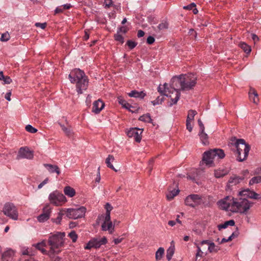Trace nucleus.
I'll return each mask as SVG.
<instances>
[{
	"instance_id": "4c0bfd02",
	"label": "nucleus",
	"mask_w": 261,
	"mask_h": 261,
	"mask_svg": "<svg viewBox=\"0 0 261 261\" xmlns=\"http://www.w3.org/2000/svg\"><path fill=\"white\" fill-rule=\"evenodd\" d=\"M65 211V210H64ZM66 214L64 210L61 211L59 213L56 219H52L51 220L53 222L56 224H60L62 219V216Z\"/></svg>"
},
{
	"instance_id": "4468645a",
	"label": "nucleus",
	"mask_w": 261,
	"mask_h": 261,
	"mask_svg": "<svg viewBox=\"0 0 261 261\" xmlns=\"http://www.w3.org/2000/svg\"><path fill=\"white\" fill-rule=\"evenodd\" d=\"M239 195L241 196H244L246 198H249L254 199H259L261 198V196L254 191H250L249 189L244 190L239 192Z\"/></svg>"
},
{
	"instance_id": "e433bc0d",
	"label": "nucleus",
	"mask_w": 261,
	"mask_h": 261,
	"mask_svg": "<svg viewBox=\"0 0 261 261\" xmlns=\"http://www.w3.org/2000/svg\"><path fill=\"white\" fill-rule=\"evenodd\" d=\"M239 46L245 52L246 54L250 53L251 49L250 46L247 45L245 42H242L239 44Z\"/></svg>"
},
{
	"instance_id": "39448f33",
	"label": "nucleus",
	"mask_w": 261,
	"mask_h": 261,
	"mask_svg": "<svg viewBox=\"0 0 261 261\" xmlns=\"http://www.w3.org/2000/svg\"><path fill=\"white\" fill-rule=\"evenodd\" d=\"M232 200L231 209L230 210L233 212L246 214L253 204L246 198H240L239 199L232 198Z\"/></svg>"
},
{
	"instance_id": "338daca9",
	"label": "nucleus",
	"mask_w": 261,
	"mask_h": 261,
	"mask_svg": "<svg viewBox=\"0 0 261 261\" xmlns=\"http://www.w3.org/2000/svg\"><path fill=\"white\" fill-rule=\"evenodd\" d=\"M203 253L201 251L200 247L199 246H197V252L196 253V257H197L198 256H201Z\"/></svg>"
},
{
	"instance_id": "3c124183",
	"label": "nucleus",
	"mask_w": 261,
	"mask_h": 261,
	"mask_svg": "<svg viewBox=\"0 0 261 261\" xmlns=\"http://www.w3.org/2000/svg\"><path fill=\"white\" fill-rule=\"evenodd\" d=\"M25 129L27 132L31 133H35L37 132V129L33 127L31 125L28 124L25 126Z\"/></svg>"
},
{
	"instance_id": "a18cd8bd",
	"label": "nucleus",
	"mask_w": 261,
	"mask_h": 261,
	"mask_svg": "<svg viewBox=\"0 0 261 261\" xmlns=\"http://www.w3.org/2000/svg\"><path fill=\"white\" fill-rule=\"evenodd\" d=\"M101 218H104L105 220L103 222H105L106 223L111 221L110 213H106L105 216L101 215L100 216L98 217V219H100Z\"/></svg>"
},
{
	"instance_id": "5fc2aeb1",
	"label": "nucleus",
	"mask_w": 261,
	"mask_h": 261,
	"mask_svg": "<svg viewBox=\"0 0 261 261\" xmlns=\"http://www.w3.org/2000/svg\"><path fill=\"white\" fill-rule=\"evenodd\" d=\"M105 208L106 210V213H110L111 211L113 209V207L109 203H107L106 204Z\"/></svg>"
},
{
	"instance_id": "37998d69",
	"label": "nucleus",
	"mask_w": 261,
	"mask_h": 261,
	"mask_svg": "<svg viewBox=\"0 0 261 261\" xmlns=\"http://www.w3.org/2000/svg\"><path fill=\"white\" fill-rule=\"evenodd\" d=\"M259 182H261V176H257L253 177L250 179L249 185H252Z\"/></svg>"
},
{
	"instance_id": "473e14b6",
	"label": "nucleus",
	"mask_w": 261,
	"mask_h": 261,
	"mask_svg": "<svg viewBox=\"0 0 261 261\" xmlns=\"http://www.w3.org/2000/svg\"><path fill=\"white\" fill-rule=\"evenodd\" d=\"M235 222L233 220H230L229 221H225L223 224H219L218 226V228L219 230L221 229H225L228 226H234Z\"/></svg>"
},
{
	"instance_id": "2f4dec72",
	"label": "nucleus",
	"mask_w": 261,
	"mask_h": 261,
	"mask_svg": "<svg viewBox=\"0 0 261 261\" xmlns=\"http://www.w3.org/2000/svg\"><path fill=\"white\" fill-rule=\"evenodd\" d=\"M64 192L66 195L69 197H72L75 194L74 189L69 186H66L64 188Z\"/></svg>"
},
{
	"instance_id": "c03bdc74",
	"label": "nucleus",
	"mask_w": 261,
	"mask_h": 261,
	"mask_svg": "<svg viewBox=\"0 0 261 261\" xmlns=\"http://www.w3.org/2000/svg\"><path fill=\"white\" fill-rule=\"evenodd\" d=\"M10 35L8 32L2 34L0 40L2 42H6L10 39Z\"/></svg>"
},
{
	"instance_id": "8fccbe9b",
	"label": "nucleus",
	"mask_w": 261,
	"mask_h": 261,
	"mask_svg": "<svg viewBox=\"0 0 261 261\" xmlns=\"http://www.w3.org/2000/svg\"><path fill=\"white\" fill-rule=\"evenodd\" d=\"M126 45L130 49L134 48L137 45V43L131 40H128L126 42Z\"/></svg>"
},
{
	"instance_id": "79ce46f5",
	"label": "nucleus",
	"mask_w": 261,
	"mask_h": 261,
	"mask_svg": "<svg viewBox=\"0 0 261 261\" xmlns=\"http://www.w3.org/2000/svg\"><path fill=\"white\" fill-rule=\"evenodd\" d=\"M169 24L167 20H163L158 26V28L159 30H162L164 29H167L168 28Z\"/></svg>"
},
{
	"instance_id": "49530a36",
	"label": "nucleus",
	"mask_w": 261,
	"mask_h": 261,
	"mask_svg": "<svg viewBox=\"0 0 261 261\" xmlns=\"http://www.w3.org/2000/svg\"><path fill=\"white\" fill-rule=\"evenodd\" d=\"M68 237L72 240L73 243L75 242L77 239V234L74 231H71L68 234Z\"/></svg>"
},
{
	"instance_id": "cd10ccee",
	"label": "nucleus",
	"mask_w": 261,
	"mask_h": 261,
	"mask_svg": "<svg viewBox=\"0 0 261 261\" xmlns=\"http://www.w3.org/2000/svg\"><path fill=\"white\" fill-rule=\"evenodd\" d=\"M128 95L130 97L140 98L141 99H143L146 96V93L143 91L139 92L135 90H132L130 92L128 93Z\"/></svg>"
},
{
	"instance_id": "9b49d317",
	"label": "nucleus",
	"mask_w": 261,
	"mask_h": 261,
	"mask_svg": "<svg viewBox=\"0 0 261 261\" xmlns=\"http://www.w3.org/2000/svg\"><path fill=\"white\" fill-rule=\"evenodd\" d=\"M202 202L201 196L198 194H191L188 196L185 199V204L191 207H195Z\"/></svg>"
},
{
	"instance_id": "603ef678",
	"label": "nucleus",
	"mask_w": 261,
	"mask_h": 261,
	"mask_svg": "<svg viewBox=\"0 0 261 261\" xmlns=\"http://www.w3.org/2000/svg\"><path fill=\"white\" fill-rule=\"evenodd\" d=\"M114 38L116 41L120 42L121 44L123 43L124 38L121 35L117 33V34L114 35Z\"/></svg>"
},
{
	"instance_id": "052dcab7",
	"label": "nucleus",
	"mask_w": 261,
	"mask_h": 261,
	"mask_svg": "<svg viewBox=\"0 0 261 261\" xmlns=\"http://www.w3.org/2000/svg\"><path fill=\"white\" fill-rule=\"evenodd\" d=\"M155 41V39L152 36H149L147 39V43L148 44H152L154 43Z\"/></svg>"
},
{
	"instance_id": "9d476101",
	"label": "nucleus",
	"mask_w": 261,
	"mask_h": 261,
	"mask_svg": "<svg viewBox=\"0 0 261 261\" xmlns=\"http://www.w3.org/2000/svg\"><path fill=\"white\" fill-rule=\"evenodd\" d=\"M4 214L9 218L16 220L18 219V214L16 206L12 203H6L3 208Z\"/></svg>"
},
{
	"instance_id": "6e6552de",
	"label": "nucleus",
	"mask_w": 261,
	"mask_h": 261,
	"mask_svg": "<svg viewBox=\"0 0 261 261\" xmlns=\"http://www.w3.org/2000/svg\"><path fill=\"white\" fill-rule=\"evenodd\" d=\"M48 199L50 203L56 206L61 205L67 201L66 197L57 190L49 194Z\"/></svg>"
},
{
	"instance_id": "c85d7f7f",
	"label": "nucleus",
	"mask_w": 261,
	"mask_h": 261,
	"mask_svg": "<svg viewBox=\"0 0 261 261\" xmlns=\"http://www.w3.org/2000/svg\"><path fill=\"white\" fill-rule=\"evenodd\" d=\"M33 246L35 247L37 249L41 251L42 253H46V250L44 249V247L46 246V242L45 240H44L41 242L33 244Z\"/></svg>"
},
{
	"instance_id": "69168bd1",
	"label": "nucleus",
	"mask_w": 261,
	"mask_h": 261,
	"mask_svg": "<svg viewBox=\"0 0 261 261\" xmlns=\"http://www.w3.org/2000/svg\"><path fill=\"white\" fill-rule=\"evenodd\" d=\"M48 178H45L42 182H41L38 186V189H41L45 184L48 182Z\"/></svg>"
},
{
	"instance_id": "de8ad7c7",
	"label": "nucleus",
	"mask_w": 261,
	"mask_h": 261,
	"mask_svg": "<svg viewBox=\"0 0 261 261\" xmlns=\"http://www.w3.org/2000/svg\"><path fill=\"white\" fill-rule=\"evenodd\" d=\"M164 100V97L163 96L160 97L158 96L154 100L151 101L153 105L155 106L156 105L161 104L162 102Z\"/></svg>"
},
{
	"instance_id": "c9c22d12",
	"label": "nucleus",
	"mask_w": 261,
	"mask_h": 261,
	"mask_svg": "<svg viewBox=\"0 0 261 261\" xmlns=\"http://www.w3.org/2000/svg\"><path fill=\"white\" fill-rule=\"evenodd\" d=\"M244 179V177H240L239 176H234L231 177L228 181L229 184L236 185L240 182L241 181Z\"/></svg>"
},
{
	"instance_id": "bb28decb",
	"label": "nucleus",
	"mask_w": 261,
	"mask_h": 261,
	"mask_svg": "<svg viewBox=\"0 0 261 261\" xmlns=\"http://www.w3.org/2000/svg\"><path fill=\"white\" fill-rule=\"evenodd\" d=\"M169 89V87H168V84L167 83H165L163 85H160L158 88V90L162 95H164L169 97V95L167 94V92H168Z\"/></svg>"
},
{
	"instance_id": "7c9ffc66",
	"label": "nucleus",
	"mask_w": 261,
	"mask_h": 261,
	"mask_svg": "<svg viewBox=\"0 0 261 261\" xmlns=\"http://www.w3.org/2000/svg\"><path fill=\"white\" fill-rule=\"evenodd\" d=\"M115 160V158L113 155L109 154L106 160V164L108 167L110 169L113 170L115 172H117V170L114 168L113 165L111 164V162H113Z\"/></svg>"
},
{
	"instance_id": "0e129e2a",
	"label": "nucleus",
	"mask_w": 261,
	"mask_h": 261,
	"mask_svg": "<svg viewBox=\"0 0 261 261\" xmlns=\"http://www.w3.org/2000/svg\"><path fill=\"white\" fill-rule=\"evenodd\" d=\"M105 7L106 8H109L112 5V0H105Z\"/></svg>"
},
{
	"instance_id": "a211bd4d",
	"label": "nucleus",
	"mask_w": 261,
	"mask_h": 261,
	"mask_svg": "<svg viewBox=\"0 0 261 261\" xmlns=\"http://www.w3.org/2000/svg\"><path fill=\"white\" fill-rule=\"evenodd\" d=\"M14 255V251L11 249H9L5 251L2 255V261H10L12 259L13 256Z\"/></svg>"
},
{
	"instance_id": "4d7b16f0",
	"label": "nucleus",
	"mask_w": 261,
	"mask_h": 261,
	"mask_svg": "<svg viewBox=\"0 0 261 261\" xmlns=\"http://www.w3.org/2000/svg\"><path fill=\"white\" fill-rule=\"evenodd\" d=\"M2 81L4 82V84H9L12 82L11 79L8 76H5Z\"/></svg>"
},
{
	"instance_id": "bf43d9fd",
	"label": "nucleus",
	"mask_w": 261,
	"mask_h": 261,
	"mask_svg": "<svg viewBox=\"0 0 261 261\" xmlns=\"http://www.w3.org/2000/svg\"><path fill=\"white\" fill-rule=\"evenodd\" d=\"M198 124L200 128V132H201L202 133L204 131V126L202 122L200 119L198 120Z\"/></svg>"
},
{
	"instance_id": "b1692460",
	"label": "nucleus",
	"mask_w": 261,
	"mask_h": 261,
	"mask_svg": "<svg viewBox=\"0 0 261 261\" xmlns=\"http://www.w3.org/2000/svg\"><path fill=\"white\" fill-rule=\"evenodd\" d=\"M171 187L169 188V192L166 194V197L168 200L170 201L172 200L174 197L176 196L179 192L178 189H176L175 188L171 189Z\"/></svg>"
},
{
	"instance_id": "f257e3e1",
	"label": "nucleus",
	"mask_w": 261,
	"mask_h": 261,
	"mask_svg": "<svg viewBox=\"0 0 261 261\" xmlns=\"http://www.w3.org/2000/svg\"><path fill=\"white\" fill-rule=\"evenodd\" d=\"M71 83H76V90L79 94H82L83 90L87 89L88 79L84 71L79 68L72 70L68 75Z\"/></svg>"
},
{
	"instance_id": "393cba45",
	"label": "nucleus",
	"mask_w": 261,
	"mask_h": 261,
	"mask_svg": "<svg viewBox=\"0 0 261 261\" xmlns=\"http://www.w3.org/2000/svg\"><path fill=\"white\" fill-rule=\"evenodd\" d=\"M118 101L119 104L122 105L123 108H125L126 109L128 110L130 112L133 113L135 112V111L133 110H130V108H134V107L131 106L129 103L127 102L124 99H123L121 97H118Z\"/></svg>"
},
{
	"instance_id": "6e6d98bb",
	"label": "nucleus",
	"mask_w": 261,
	"mask_h": 261,
	"mask_svg": "<svg viewBox=\"0 0 261 261\" xmlns=\"http://www.w3.org/2000/svg\"><path fill=\"white\" fill-rule=\"evenodd\" d=\"M195 7H196V4L192 3L187 6H184L183 8L185 10H192Z\"/></svg>"
},
{
	"instance_id": "f3484780",
	"label": "nucleus",
	"mask_w": 261,
	"mask_h": 261,
	"mask_svg": "<svg viewBox=\"0 0 261 261\" xmlns=\"http://www.w3.org/2000/svg\"><path fill=\"white\" fill-rule=\"evenodd\" d=\"M43 166L47 169L50 173H56L57 175H59L61 173L60 169L57 165L50 164H44Z\"/></svg>"
},
{
	"instance_id": "f8f14e48",
	"label": "nucleus",
	"mask_w": 261,
	"mask_h": 261,
	"mask_svg": "<svg viewBox=\"0 0 261 261\" xmlns=\"http://www.w3.org/2000/svg\"><path fill=\"white\" fill-rule=\"evenodd\" d=\"M142 129H140L137 127L130 128L129 130L126 132V134L129 138L134 137L135 140L137 142H140L142 133Z\"/></svg>"
},
{
	"instance_id": "f704fd0d",
	"label": "nucleus",
	"mask_w": 261,
	"mask_h": 261,
	"mask_svg": "<svg viewBox=\"0 0 261 261\" xmlns=\"http://www.w3.org/2000/svg\"><path fill=\"white\" fill-rule=\"evenodd\" d=\"M139 120L145 122L152 123V120L151 118L150 114L149 113L141 116L139 117Z\"/></svg>"
},
{
	"instance_id": "58836bf2",
	"label": "nucleus",
	"mask_w": 261,
	"mask_h": 261,
	"mask_svg": "<svg viewBox=\"0 0 261 261\" xmlns=\"http://www.w3.org/2000/svg\"><path fill=\"white\" fill-rule=\"evenodd\" d=\"M60 125L61 127H62V129L63 130V131L65 133V134L68 137H71L72 136L73 133H72V130L71 129L70 127H66L63 125H62L61 124H60Z\"/></svg>"
},
{
	"instance_id": "0eeeda50",
	"label": "nucleus",
	"mask_w": 261,
	"mask_h": 261,
	"mask_svg": "<svg viewBox=\"0 0 261 261\" xmlns=\"http://www.w3.org/2000/svg\"><path fill=\"white\" fill-rule=\"evenodd\" d=\"M182 91L190 90L195 86L197 83V76L193 73L181 74Z\"/></svg>"
},
{
	"instance_id": "e2e57ef3",
	"label": "nucleus",
	"mask_w": 261,
	"mask_h": 261,
	"mask_svg": "<svg viewBox=\"0 0 261 261\" xmlns=\"http://www.w3.org/2000/svg\"><path fill=\"white\" fill-rule=\"evenodd\" d=\"M127 31V30L125 27H120L118 28L117 33L119 34L120 32H122L125 34Z\"/></svg>"
},
{
	"instance_id": "09e8293b",
	"label": "nucleus",
	"mask_w": 261,
	"mask_h": 261,
	"mask_svg": "<svg viewBox=\"0 0 261 261\" xmlns=\"http://www.w3.org/2000/svg\"><path fill=\"white\" fill-rule=\"evenodd\" d=\"M94 238H93L88 242V243L84 247V249L86 250H89L91 249L92 248H94Z\"/></svg>"
},
{
	"instance_id": "a878e982",
	"label": "nucleus",
	"mask_w": 261,
	"mask_h": 261,
	"mask_svg": "<svg viewBox=\"0 0 261 261\" xmlns=\"http://www.w3.org/2000/svg\"><path fill=\"white\" fill-rule=\"evenodd\" d=\"M175 251V245L173 241H172L170 243V246L167 250L166 257L168 261L170 260L172 258L173 255L174 254Z\"/></svg>"
},
{
	"instance_id": "680f3d73",
	"label": "nucleus",
	"mask_w": 261,
	"mask_h": 261,
	"mask_svg": "<svg viewBox=\"0 0 261 261\" xmlns=\"http://www.w3.org/2000/svg\"><path fill=\"white\" fill-rule=\"evenodd\" d=\"M186 126H187V129L190 132H191L192 130L193 127H192V124H191V121L186 120Z\"/></svg>"
},
{
	"instance_id": "864d4df0",
	"label": "nucleus",
	"mask_w": 261,
	"mask_h": 261,
	"mask_svg": "<svg viewBox=\"0 0 261 261\" xmlns=\"http://www.w3.org/2000/svg\"><path fill=\"white\" fill-rule=\"evenodd\" d=\"M199 172V171H198L197 170H195V172L196 173V176H195V175H188L187 176V178L189 179L190 180H192V181L197 183L196 180L197 179L198 172Z\"/></svg>"
},
{
	"instance_id": "13d9d810",
	"label": "nucleus",
	"mask_w": 261,
	"mask_h": 261,
	"mask_svg": "<svg viewBox=\"0 0 261 261\" xmlns=\"http://www.w3.org/2000/svg\"><path fill=\"white\" fill-rule=\"evenodd\" d=\"M35 25L36 27H40L42 29H44L46 27L47 23L46 22H44V23L36 22Z\"/></svg>"
},
{
	"instance_id": "dca6fc26",
	"label": "nucleus",
	"mask_w": 261,
	"mask_h": 261,
	"mask_svg": "<svg viewBox=\"0 0 261 261\" xmlns=\"http://www.w3.org/2000/svg\"><path fill=\"white\" fill-rule=\"evenodd\" d=\"M104 107V102L99 99L93 102L92 112L95 114H98Z\"/></svg>"
},
{
	"instance_id": "aec40b11",
	"label": "nucleus",
	"mask_w": 261,
	"mask_h": 261,
	"mask_svg": "<svg viewBox=\"0 0 261 261\" xmlns=\"http://www.w3.org/2000/svg\"><path fill=\"white\" fill-rule=\"evenodd\" d=\"M229 170L226 168H220L214 171V175L216 178H221L226 175Z\"/></svg>"
},
{
	"instance_id": "f03ea898",
	"label": "nucleus",
	"mask_w": 261,
	"mask_h": 261,
	"mask_svg": "<svg viewBox=\"0 0 261 261\" xmlns=\"http://www.w3.org/2000/svg\"><path fill=\"white\" fill-rule=\"evenodd\" d=\"M232 142L228 144L231 150H232L237 157L239 162H243L248 156L250 147L249 144H246L244 139H240L236 140L234 138Z\"/></svg>"
},
{
	"instance_id": "7ed1b4c3",
	"label": "nucleus",
	"mask_w": 261,
	"mask_h": 261,
	"mask_svg": "<svg viewBox=\"0 0 261 261\" xmlns=\"http://www.w3.org/2000/svg\"><path fill=\"white\" fill-rule=\"evenodd\" d=\"M65 232H57L48 237V244L50 246L49 252L51 254H58L60 248L63 246L64 244Z\"/></svg>"
},
{
	"instance_id": "4be33fe9",
	"label": "nucleus",
	"mask_w": 261,
	"mask_h": 261,
	"mask_svg": "<svg viewBox=\"0 0 261 261\" xmlns=\"http://www.w3.org/2000/svg\"><path fill=\"white\" fill-rule=\"evenodd\" d=\"M101 230L102 231H109L110 233H112L114 231V225L112 222H109L106 223L103 222L101 225Z\"/></svg>"
},
{
	"instance_id": "423d86ee",
	"label": "nucleus",
	"mask_w": 261,
	"mask_h": 261,
	"mask_svg": "<svg viewBox=\"0 0 261 261\" xmlns=\"http://www.w3.org/2000/svg\"><path fill=\"white\" fill-rule=\"evenodd\" d=\"M225 156L223 149L220 148H214L205 151L203 154L202 161L210 167L213 166V160L215 158L218 159H222Z\"/></svg>"
},
{
	"instance_id": "1a4fd4ad",
	"label": "nucleus",
	"mask_w": 261,
	"mask_h": 261,
	"mask_svg": "<svg viewBox=\"0 0 261 261\" xmlns=\"http://www.w3.org/2000/svg\"><path fill=\"white\" fill-rule=\"evenodd\" d=\"M69 219H76L84 217L86 208L81 206L78 208H67L64 211Z\"/></svg>"
},
{
	"instance_id": "5701e85b",
	"label": "nucleus",
	"mask_w": 261,
	"mask_h": 261,
	"mask_svg": "<svg viewBox=\"0 0 261 261\" xmlns=\"http://www.w3.org/2000/svg\"><path fill=\"white\" fill-rule=\"evenodd\" d=\"M204 244L208 245V249L210 252H217L220 249L218 247L216 246L214 243L210 242L208 240L202 241L200 245L202 246Z\"/></svg>"
},
{
	"instance_id": "412c9836",
	"label": "nucleus",
	"mask_w": 261,
	"mask_h": 261,
	"mask_svg": "<svg viewBox=\"0 0 261 261\" xmlns=\"http://www.w3.org/2000/svg\"><path fill=\"white\" fill-rule=\"evenodd\" d=\"M44 212L38 216L37 219L40 222H43L47 221L49 218L50 213V210L48 208H45Z\"/></svg>"
},
{
	"instance_id": "a19ab883",
	"label": "nucleus",
	"mask_w": 261,
	"mask_h": 261,
	"mask_svg": "<svg viewBox=\"0 0 261 261\" xmlns=\"http://www.w3.org/2000/svg\"><path fill=\"white\" fill-rule=\"evenodd\" d=\"M197 114V112L195 110H190L188 112V115L187 118V121H191L194 119L195 115Z\"/></svg>"
},
{
	"instance_id": "ddd939ff",
	"label": "nucleus",
	"mask_w": 261,
	"mask_h": 261,
	"mask_svg": "<svg viewBox=\"0 0 261 261\" xmlns=\"http://www.w3.org/2000/svg\"><path fill=\"white\" fill-rule=\"evenodd\" d=\"M33 157V151L30 150L27 147H21L18 151L17 159H27L31 160L32 159Z\"/></svg>"
},
{
	"instance_id": "c756f323",
	"label": "nucleus",
	"mask_w": 261,
	"mask_h": 261,
	"mask_svg": "<svg viewBox=\"0 0 261 261\" xmlns=\"http://www.w3.org/2000/svg\"><path fill=\"white\" fill-rule=\"evenodd\" d=\"M94 248H99L101 245H105L107 243V239L106 237L102 238L101 240H98L96 238H94Z\"/></svg>"
},
{
	"instance_id": "ea45409f",
	"label": "nucleus",
	"mask_w": 261,
	"mask_h": 261,
	"mask_svg": "<svg viewBox=\"0 0 261 261\" xmlns=\"http://www.w3.org/2000/svg\"><path fill=\"white\" fill-rule=\"evenodd\" d=\"M164 253V249L160 247L155 253V258L156 260H160Z\"/></svg>"
},
{
	"instance_id": "6ab92c4d",
	"label": "nucleus",
	"mask_w": 261,
	"mask_h": 261,
	"mask_svg": "<svg viewBox=\"0 0 261 261\" xmlns=\"http://www.w3.org/2000/svg\"><path fill=\"white\" fill-rule=\"evenodd\" d=\"M248 94L250 100L253 103L257 104L259 101V98L256 91L254 88H250Z\"/></svg>"
},
{
	"instance_id": "774afa93",
	"label": "nucleus",
	"mask_w": 261,
	"mask_h": 261,
	"mask_svg": "<svg viewBox=\"0 0 261 261\" xmlns=\"http://www.w3.org/2000/svg\"><path fill=\"white\" fill-rule=\"evenodd\" d=\"M64 11L63 9L62 8V6L57 7L55 11V14L61 13Z\"/></svg>"
},
{
	"instance_id": "20e7f679",
	"label": "nucleus",
	"mask_w": 261,
	"mask_h": 261,
	"mask_svg": "<svg viewBox=\"0 0 261 261\" xmlns=\"http://www.w3.org/2000/svg\"><path fill=\"white\" fill-rule=\"evenodd\" d=\"M169 88L172 89V94H173L174 92L175 95L174 98L172 97L171 95H169V97L172 102H171L169 106L171 107L177 102L180 97V91H182L181 74L178 76H174L172 78Z\"/></svg>"
},
{
	"instance_id": "72a5a7b5",
	"label": "nucleus",
	"mask_w": 261,
	"mask_h": 261,
	"mask_svg": "<svg viewBox=\"0 0 261 261\" xmlns=\"http://www.w3.org/2000/svg\"><path fill=\"white\" fill-rule=\"evenodd\" d=\"M199 136L203 144L204 145L208 144L209 142L208 140V136L206 133H204V131L202 133L201 132H199Z\"/></svg>"
},
{
	"instance_id": "2eb2a0df",
	"label": "nucleus",
	"mask_w": 261,
	"mask_h": 261,
	"mask_svg": "<svg viewBox=\"0 0 261 261\" xmlns=\"http://www.w3.org/2000/svg\"><path fill=\"white\" fill-rule=\"evenodd\" d=\"M230 197L227 196L225 198L221 199L217 202V204L219 206L224 210H228V208L231 207V204L232 202V200H230V201H228Z\"/></svg>"
}]
</instances>
